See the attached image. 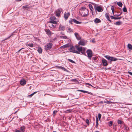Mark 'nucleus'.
I'll return each instance as SVG.
<instances>
[{
    "label": "nucleus",
    "instance_id": "43",
    "mask_svg": "<svg viewBox=\"0 0 132 132\" xmlns=\"http://www.w3.org/2000/svg\"><path fill=\"white\" fill-rule=\"evenodd\" d=\"M71 110H68L65 111V112L66 113L70 112H71Z\"/></svg>",
    "mask_w": 132,
    "mask_h": 132
},
{
    "label": "nucleus",
    "instance_id": "20",
    "mask_svg": "<svg viewBox=\"0 0 132 132\" xmlns=\"http://www.w3.org/2000/svg\"><path fill=\"white\" fill-rule=\"evenodd\" d=\"M105 16L108 20L111 22H112L110 20V17L108 14L106 13L105 14Z\"/></svg>",
    "mask_w": 132,
    "mask_h": 132
},
{
    "label": "nucleus",
    "instance_id": "59",
    "mask_svg": "<svg viewBox=\"0 0 132 132\" xmlns=\"http://www.w3.org/2000/svg\"><path fill=\"white\" fill-rule=\"evenodd\" d=\"M122 13V12H121V13H120V14H119V16L121 15V14Z\"/></svg>",
    "mask_w": 132,
    "mask_h": 132
},
{
    "label": "nucleus",
    "instance_id": "22",
    "mask_svg": "<svg viewBox=\"0 0 132 132\" xmlns=\"http://www.w3.org/2000/svg\"><path fill=\"white\" fill-rule=\"evenodd\" d=\"M94 22L95 23H98L101 22V21L99 19L96 18L94 20Z\"/></svg>",
    "mask_w": 132,
    "mask_h": 132
},
{
    "label": "nucleus",
    "instance_id": "17",
    "mask_svg": "<svg viewBox=\"0 0 132 132\" xmlns=\"http://www.w3.org/2000/svg\"><path fill=\"white\" fill-rule=\"evenodd\" d=\"M70 15V13L69 12L64 13V17L66 20H67L68 18Z\"/></svg>",
    "mask_w": 132,
    "mask_h": 132
},
{
    "label": "nucleus",
    "instance_id": "4",
    "mask_svg": "<svg viewBox=\"0 0 132 132\" xmlns=\"http://www.w3.org/2000/svg\"><path fill=\"white\" fill-rule=\"evenodd\" d=\"M105 57L107 59L110 63L112 61H115L118 59L117 58L108 55H106Z\"/></svg>",
    "mask_w": 132,
    "mask_h": 132
},
{
    "label": "nucleus",
    "instance_id": "64",
    "mask_svg": "<svg viewBox=\"0 0 132 132\" xmlns=\"http://www.w3.org/2000/svg\"><path fill=\"white\" fill-rule=\"evenodd\" d=\"M1 120V119L0 118V120Z\"/></svg>",
    "mask_w": 132,
    "mask_h": 132
},
{
    "label": "nucleus",
    "instance_id": "33",
    "mask_svg": "<svg viewBox=\"0 0 132 132\" xmlns=\"http://www.w3.org/2000/svg\"><path fill=\"white\" fill-rule=\"evenodd\" d=\"M28 46H29L30 47H32L33 46V44L32 43L29 44H27Z\"/></svg>",
    "mask_w": 132,
    "mask_h": 132
},
{
    "label": "nucleus",
    "instance_id": "19",
    "mask_svg": "<svg viewBox=\"0 0 132 132\" xmlns=\"http://www.w3.org/2000/svg\"><path fill=\"white\" fill-rule=\"evenodd\" d=\"M25 127L24 126H22L20 127V131L21 132H24Z\"/></svg>",
    "mask_w": 132,
    "mask_h": 132
},
{
    "label": "nucleus",
    "instance_id": "5",
    "mask_svg": "<svg viewBox=\"0 0 132 132\" xmlns=\"http://www.w3.org/2000/svg\"><path fill=\"white\" fill-rule=\"evenodd\" d=\"M86 52L87 54V56L89 59L91 60L92 57L93 56V52L91 50L88 49L87 50Z\"/></svg>",
    "mask_w": 132,
    "mask_h": 132
},
{
    "label": "nucleus",
    "instance_id": "2",
    "mask_svg": "<svg viewBox=\"0 0 132 132\" xmlns=\"http://www.w3.org/2000/svg\"><path fill=\"white\" fill-rule=\"evenodd\" d=\"M76 47L77 50V54H80L81 53L82 54L87 56L86 54L85 51L86 49V48L80 46L78 45H76Z\"/></svg>",
    "mask_w": 132,
    "mask_h": 132
},
{
    "label": "nucleus",
    "instance_id": "21",
    "mask_svg": "<svg viewBox=\"0 0 132 132\" xmlns=\"http://www.w3.org/2000/svg\"><path fill=\"white\" fill-rule=\"evenodd\" d=\"M78 91L82 92L83 93H87L89 94L90 95L92 94V93L90 92H88V91H85V90H78Z\"/></svg>",
    "mask_w": 132,
    "mask_h": 132
},
{
    "label": "nucleus",
    "instance_id": "31",
    "mask_svg": "<svg viewBox=\"0 0 132 132\" xmlns=\"http://www.w3.org/2000/svg\"><path fill=\"white\" fill-rule=\"evenodd\" d=\"M104 103L108 104H111L112 103V102L111 101H105L104 102Z\"/></svg>",
    "mask_w": 132,
    "mask_h": 132
},
{
    "label": "nucleus",
    "instance_id": "51",
    "mask_svg": "<svg viewBox=\"0 0 132 132\" xmlns=\"http://www.w3.org/2000/svg\"><path fill=\"white\" fill-rule=\"evenodd\" d=\"M24 48H21V49H20V50H19L18 51V52H18V53H19L20 52V51H21L22 49H24Z\"/></svg>",
    "mask_w": 132,
    "mask_h": 132
},
{
    "label": "nucleus",
    "instance_id": "50",
    "mask_svg": "<svg viewBox=\"0 0 132 132\" xmlns=\"http://www.w3.org/2000/svg\"><path fill=\"white\" fill-rule=\"evenodd\" d=\"M121 17H116L115 18V20H117V19H121Z\"/></svg>",
    "mask_w": 132,
    "mask_h": 132
},
{
    "label": "nucleus",
    "instance_id": "57",
    "mask_svg": "<svg viewBox=\"0 0 132 132\" xmlns=\"http://www.w3.org/2000/svg\"><path fill=\"white\" fill-rule=\"evenodd\" d=\"M19 110V109L17 111H15V112H14V114H15L16 112H17Z\"/></svg>",
    "mask_w": 132,
    "mask_h": 132
},
{
    "label": "nucleus",
    "instance_id": "34",
    "mask_svg": "<svg viewBox=\"0 0 132 132\" xmlns=\"http://www.w3.org/2000/svg\"><path fill=\"white\" fill-rule=\"evenodd\" d=\"M123 11L124 12H127V9L125 6L123 9Z\"/></svg>",
    "mask_w": 132,
    "mask_h": 132
},
{
    "label": "nucleus",
    "instance_id": "9",
    "mask_svg": "<svg viewBox=\"0 0 132 132\" xmlns=\"http://www.w3.org/2000/svg\"><path fill=\"white\" fill-rule=\"evenodd\" d=\"M70 23L71 24H73L74 22L75 23L77 24H79L81 23V22L77 21L75 19H72L69 21Z\"/></svg>",
    "mask_w": 132,
    "mask_h": 132
},
{
    "label": "nucleus",
    "instance_id": "24",
    "mask_svg": "<svg viewBox=\"0 0 132 132\" xmlns=\"http://www.w3.org/2000/svg\"><path fill=\"white\" fill-rule=\"evenodd\" d=\"M114 24L117 25L119 26L122 24V22L121 21H118L115 23Z\"/></svg>",
    "mask_w": 132,
    "mask_h": 132
},
{
    "label": "nucleus",
    "instance_id": "12",
    "mask_svg": "<svg viewBox=\"0 0 132 132\" xmlns=\"http://www.w3.org/2000/svg\"><path fill=\"white\" fill-rule=\"evenodd\" d=\"M47 23L48 24L49 27L52 28H55L56 26V24H53L51 23H48V22Z\"/></svg>",
    "mask_w": 132,
    "mask_h": 132
},
{
    "label": "nucleus",
    "instance_id": "7",
    "mask_svg": "<svg viewBox=\"0 0 132 132\" xmlns=\"http://www.w3.org/2000/svg\"><path fill=\"white\" fill-rule=\"evenodd\" d=\"M70 52L76 53H77V50L76 47V46L75 47L72 46L70 48Z\"/></svg>",
    "mask_w": 132,
    "mask_h": 132
},
{
    "label": "nucleus",
    "instance_id": "35",
    "mask_svg": "<svg viewBox=\"0 0 132 132\" xmlns=\"http://www.w3.org/2000/svg\"><path fill=\"white\" fill-rule=\"evenodd\" d=\"M68 60L69 62H70L71 63H75V62L74 61H73L71 59H68Z\"/></svg>",
    "mask_w": 132,
    "mask_h": 132
},
{
    "label": "nucleus",
    "instance_id": "30",
    "mask_svg": "<svg viewBox=\"0 0 132 132\" xmlns=\"http://www.w3.org/2000/svg\"><path fill=\"white\" fill-rule=\"evenodd\" d=\"M56 18L55 16H52L50 18V20H56Z\"/></svg>",
    "mask_w": 132,
    "mask_h": 132
},
{
    "label": "nucleus",
    "instance_id": "44",
    "mask_svg": "<svg viewBox=\"0 0 132 132\" xmlns=\"http://www.w3.org/2000/svg\"><path fill=\"white\" fill-rule=\"evenodd\" d=\"M118 123L119 124H121L122 123V121L119 120H118Z\"/></svg>",
    "mask_w": 132,
    "mask_h": 132
},
{
    "label": "nucleus",
    "instance_id": "39",
    "mask_svg": "<svg viewBox=\"0 0 132 132\" xmlns=\"http://www.w3.org/2000/svg\"><path fill=\"white\" fill-rule=\"evenodd\" d=\"M86 122L88 125H89V121L88 119H87L86 120Z\"/></svg>",
    "mask_w": 132,
    "mask_h": 132
},
{
    "label": "nucleus",
    "instance_id": "28",
    "mask_svg": "<svg viewBox=\"0 0 132 132\" xmlns=\"http://www.w3.org/2000/svg\"><path fill=\"white\" fill-rule=\"evenodd\" d=\"M40 53H41L42 52V50L41 47H38L37 50Z\"/></svg>",
    "mask_w": 132,
    "mask_h": 132
},
{
    "label": "nucleus",
    "instance_id": "16",
    "mask_svg": "<svg viewBox=\"0 0 132 132\" xmlns=\"http://www.w3.org/2000/svg\"><path fill=\"white\" fill-rule=\"evenodd\" d=\"M114 6H112L111 7V10L112 11V14L114 16H119V14H116V15L114 14Z\"/></svg>",
    "mask_w": 132,
    "mask_h": 132
},
{
    "label": "nucleus",
    "instance_id": "58",
    "mask_svg": "<svg viewBox=\"0 0 132 132\" xmlns=\"http://www.w3.org/2000/svg\"><path fill=\"white\" fill-rule=\"evenodd\" d=\"M61 34H62V35H64V33L63 32H61Z\"/></svg>",
    "mask_w": 132,
    "mask_h": 132
},
{
    "label": "nucleus",
    "instance_id": "18",
    "mask_svg": "<svg viewBox=\"0 0 132 132\" xmlns=\"http://www.w3.org/2000/svg\"><path fill=\"white\" fill-rule=\"evenodd\" d=\"M48 22V23H51L56 25L57 23V22L55 20H50Z\"/></svg>",
    "mask_w": 132,
    "mask_h": 132
},
{
    "label": "nucleus",
    "instance_id": "3",
    "mask_svg": "<svg viewBox=\"0 0 132 132\" xmlns=\"http://www.w3.org/2000/svg\"><path fill=\"white\" fill-rule=\"evenodd\" d=\"M94 7L96 12V11L99 12H101L103 10V8L101 6L95 5H94Z\"/></svg>",
    "mask_w": 132,
    "mask_h": 132
},
{
    "label": "nucleus",
    "instance_id": "60",
    "mask_svg": "<svg viewBox=\"0 0 132 132\" xmlns=\"http://www.w3.org/2000/svg\"><path fill=\"white\" fill-rule=\"evenodd\" d=\"M94 132H100L99 131H96Z\"/></svg>",
    "mask_w": 132,
    "mask_h": 132
},
{
    "label": "nucleus",
    "instance_id": "45",
    "mask_svg": "<svg viewBox=\"0 0 132 132\" xmlns=\"http://www.w3.org/2000/svg\"><path fill=\"white\" fill-rule=\"evenodd\" d=\"M68 32H70L72 31V30L70 28H69L68 29Z\"/></svg>",
    "mask_w": 132,
    "mask_h": 132
},
{
    "label": "nucleus",
    "instance_id": "40",
    "mask_svg": "<svg viewBox=\"0 0 132 132\" xmlns=\"http://www.w3.org/2000/svg\"><path fill=\"white\" fill-rule=\"evenodd\" d=\"M125 129L126 130H128L129 129V128L126 125L125 126Z\"/></svg>",
    "mask_w": 132,
    "mask_h": 132
},
{
    "label": "nucleus",
    "instance_id": "23",
    "mask_svg": "<svg viewBox=\"0 0 132 132\" xmlns=\"http://www.w3.org/2000/svg\"><path fill=\"white\" fill-rule=\"evenodd\" d=\"M57 67L59 69H61L62 70H63L64 71H66V69L65 68L60 66H57Z\"/></svg>",
    "mask_w": 132,
    "mask_h": 132
},
{
    "label": "nucleus",
    "instance_id": "32",
    "mask_svg": "<svg viewBox=\"0 0 132 132\" xmlns=\"http://www.w3.org/2000/svg\"><path fill=\"white\" fill-rule=\"evenodd\" d=\"M60 38H62L64 39H67V37L65 36H60Z\"/></svg>",
    "mask_w": 132,
    "mask_h": 132
},
{
    "label": "nucleus",
    "instance_id": "27",
    "mask_svg": "<svg viewBox=\"0 0 132 132\" xmlns=\"http://www.w3.org/2000/svg\"><path fill=\"white\" fill-rule=\"evenodd\" d=\"M128 47L129 50H132V45L130 44H128Z\"/></svg>",
    "mask_w": 132,
    "mask_h": 132
},
{
    "label": "nucleus",
    "instance_id": "48",
    "mask_svg": "<svg viewBox=\"0 0 132 132\" xmlns=\"http://www.w3.org/2000/svg\"><path fill=\"white\" fill-rule=\"evenodd\" d=\"M22 8H30V7L28 6V5H26L25 6H22Z\"/></svg>",
    "mask_w": 132,
    "mask_h": 132
},
{
    "label": "nucleus",
    "instance_id": "29",
    "mask_svg": "<svg viewBox=\"0 0 132 132\" xmlns=\"http://www.w3.org/2000/svg\"><path fill=\"white\" fill-rule=\"evenodd\" d=\"M117 5L120 7H122V4L121 2H119L117 3Z\"/></svg>",
    "mask_w": 132,
    "mask_h": 132
},
{
    "label": "nucleus",
    "instance_id": "63",
    "mask_svg": "<svg viewBox=\"0 0 132 132\" xmlns=\"http://www.w3.org/2000/svg\"><path fill=\"white\" fill-rule=\"evenodd\" d=\"M53 132H57L56 131H53Z\"/></svg>",
    "mask_w": 132,
    "mask_h": 132
},
{
    "label": "nucleus",
    "instance_id": "47",
    "mask_svg": "<svg viewBox=\"0 0 132 132\" xmlns=\"http://www.w3.org/2000/svg\"><path fill=\"white\" fill-rule=\"evenodd\" d=\"M98 119L97 117H96V123H98Z\"/></svg>",
    "mask_w": 132,
    "mask_h": 132
},
{
    "label": "nucleus",
    "instance_id": "26",
    "mask_svg": "<svg viewBox=\"0 0 132 132\" xmlns=\"http://www.w3.org/2000/svg\"><path fill=\"white\" fill-rule=\"evenodd\" d=\"M89 7L90 10L92 12L93 11V6H92V5L90 4H89Z\"/></svg>",
    "mask_w": 132,
    "mask_h": 132
},
{
    "label": "nucleus",
    "instance_id": "37",
    "mask_svg": "<svg viewBox=\"0 0 132 132\" xmlns=\"http://www.w3.org/2000/svg\"><path fill=\"white\" fill-rule=\"evenodd\" d=\"M37 92H34L33 93H32V94H31L29 95V97H31V96H32L34 94H35Z\"/></svg>",
    "mask_w": 132,
    "mask_h": 132
},
{
    "label": "nucleus",
    "instance_id": "46",
    "mask_svg": "<svg viewBox=\"0 0 132 132\" xmlns=\"http://www.w3.org/2000/svg\"><path fill=\"white\" fill-rule=\"evenodd\" d=\"M110 18L111 19H114L115 20V18H116L114 16H110Z\"/></svg>",
    "mask_w": 132,
    "mask_h": 132
},
{
    "label": "nucleus",
    "instance_id": "11",
    "mask_svg": "<svg viewBox=\"0 0 132 132\" xmlns=\"http://www.w3.org/2000/svg\"><path fill=\"white\" fill-rule=\"evenodd\" d=\"M102 62L103 63V65L104 66H106L108 65L107 61L103 58L102 59Z\"/></svg>",
    "mask_w": 132,
    "mask_h": 132
},
{
    "label": "nucleus",
    "instance_id": "41",
    "mask_svg": "<svg viewBox=\"0 0 132 132\" xmlns=\"http://www.w3.org/2000/svg\"><path fill=\"white\" fill-rule=\"evenodd\" d=\"M13 131L14 132H21L20 130L17 129H15Z\"/></svg>",
    "mask_w": 132,
    "mask_h": 132
},
{
    "label": "nucleus",
    "instance_id": "53",
    "mask_svg": "<svg viewBox=\"0 0 132 132\" xmlns=\"http://www.w3.org/2000/svg\"><path fill=\"white\" fill-rule=\"evenodd\" d=\"M87 84L88 86H91L92 87L93 86H92L91 84H90L89 83H87Z\"/></svg>",
    "mask_w": 132,
    "mask_h": 132
},
{
    "label": "nucleus",
    "instance_id": "36",
    "mask_svg": "<svg viewBox=\"0 0 132 132\" xmlns=\"http://www.w3.org/2000/svg\"><path fill=\"white\" fill-rule=\"evenodd\" d=\"M98 118L100 120L101 118V114L100 113H99V114H98Z\"/></svg>",
    "mask_w": 132,
    "mask_h": 132
},
{
    "label": "nucleus",
    "instance_id": "42",
    "mask_svg": "<svg viewBox=\"0 0 132 132\" xmlns=\"http://www.w3.org/2000/svg\"><path fill=\"white\" fill-rule=\"evenodd\" d=\"M112 123H113V122H112V121H110L109 122V125L110 126H111L112 125Z\"/></svg>",
    "mask_w": 132,
    "mask_h": 132
},
{
    "label": "nucleus",
    "instance_id": "55",
    "mask_svg": "<svg viewBox=\"0 0 132 132\" xmlns=\"http://www.w3.org/2000/svg\"><path fill=\"white\" fill-rule=\"evenodd\" d=\"M11 37L10 36H9V37H8L7 38H5V39H4V40H6L7 39H9V38H10Z\"/></svg>",
    "mask_w": 132,
    "mask_h": 132
},
{
    "label": "nucleus",
    "instance_id": "56",
    "mask_svg": "<svg viewBox=\"0 0 132 132\" xmlns=\"http://www.w3.org/2000/svg\"><path fill=\"white\" fill-rule=\"evenodd\" d=\"M98 123H96V128H97L98 127Z\"/></svg>",
    "mask_w": 132,
    "mask_h": 132
},
{
    "label": "nucleus",
    "instance_id": "38",
    "mask_svg": "<svg viewBox=\"0 0 132 132\" xmlns=\"http://www.w3.org/2000/svg\"><path fill=\"white\" fill-rule=\"evenodd\" d=\"M58 111L57 110H55L53 112V116H54Z\"/></svg>",
    "mask_w": 132,
    "mask_h": 132
},
{
    "label": "nucleus",
    "instance_id": "1",
    "mask_svg": "<svg viewBox=\"0 0 132 132\" xmlns=\"http://www.w3.org/2000/svg\"><path fill=\"white\" fill-rule=\"evenodd\" d=\"M79 13L82 16L86 17L88 15V11L84 7H82L79 10Z\"/></svg>",
    "mask_w": 132,
    "mask_h": 132
},
{
    "label": "nucleus",
    "instance_id": "10",
    "mask_svg": "<svg viewBox=\"0 0 132 132\" xmlns=\"http://www.w3.org/2000/svg\"><path fill=\"white\" fill-rule=\"evenodd\" d=\"M62 9L61 8H60L58 9L56 11V15L57 16H59L60 14Z\"/></svg>",
    "mask_w": 132,
    "mask_h": 132
},
{
    "label": "nucleus",
    "instance_id": "61",
    "mask_svg": "<svg viewBox=\"0 0 132 132\" xmlns=\"http://www.w3.org/2000/svg\"><path fill=\"white\" fill-rule=\"evenodd\" d=\"M21 0H17V1H21Z\"/></svg>",
    "mask_w": 132,
    "mask_h": 132
},
{
    "label": "nucleus",
    "instance_id": "14",
    "mask_svg": "<svg viewBox=\"0 0 132 132\" xmlns=\"http://www.w3.org/2000/svg\"><path fill=\"white\" fill-rule=\"evenodd\" d=\"M26 81L24 79H22L20 81V84L22 85H24L26 84Z\"/></svg>",
    "mask_w": 132,
    "mask_h": 132
},
{
    "label": "nucleus",
    "instance_id": "52",
    "mask_svg": "<svg viewBox=\"0 0 132 132\" xmlns=\"http://www.w3.org/2000/svg\"><path fill=\"white\" fill-rule=\"evenodd\" d=\"M128 73L130 75L132 76V72H130V71H128Z\"/></svg>",
    "mask_w": 132,
    "mask_h": 132
},
{
    "label": "nucleus",
    "instance_id": "15",
    "mask_svg": "<svg viewBox=\"0 0 132 132\" xmlns=\"http://www.w3.org/2000/svg\"><path fill=\"white\" fill-rule=\"evenodd\" d=\"M59 31H63L65 29V27L60 24L59 27Z\"/></svg>",
    "mask_w": 132,
    "mask_h": 132
},
{
    "label": "nucleus",
    "instance_id": "8",
    "mask_svg": "<svg viewBox=\"0 0 132 132\" xmlns=\"http://www.w3.org/2000/svg\"><path fill=\"white\" fill-rule=\"evenodd\" d=\"M86 41L84 39H81L80 40L78 43V44L79 45L84 46L86 44Z\"/></svg>",
    "mask_w": 132,
    "mask_h": 132
},
{
    "label": "nucleus",
    "instance_id": "6",
    "mask_svg": "<svg viewBox=\"0 0 132 132\" xmlns=\"http://www.w3.org/2000/svg\"><path fill=\"white\" fill-rule=\"evenodd\" d=\"M53 44L51 43H47L44 47L45 50L46 51L50 50L52 47Z\"/></svg>",
    "mask_w": 132,
    "mask_h": 132
},
{
    "label": "nucleus",
    "instance_id": "25",
    "mask_svg": "<svg viewBox=\"0 0 132 132\" xmlns=\"http://www.w3.org/2000/svg\"><path fill=\"white\" fill-rule=\"evenodd\" d=\"M69 45L68 44L62 46H61L60 47V48H64L66 47H69Z\"/></svg>",
    "mask_w": 132,
    "mask_h": 132
},
{
    "label": "nucleus",
    "instance_id": "54",
    "mask_svg": "<svg viewBox=\"0 0 132 132\" xmlns=\"http://www.w3.org/2000/svg\"><path fill=\"white\" fill-rule=\"evenodd\" d=\"M15 33V32L14 31L13 32V33H11V34H10V36L11 37L13 35V33Z\"/></svg>",
    "mask_w": 132,
    "mask_h": 132
},
{
    "label": "nucleus",
    "instance_id": "62",
    "mask_svg": "<svg viewBox=\"0 0 132 132\" xmlns=\"http://www.w3.org/2000/svg\"><path fill=\"white\" fill-rule=\"evenodd\" d=\"M102 103V101H101L100 102V103Z\"/></svg>",
    "mask_w": 132,
    "mask_h": 132
},
{
    "label": "nucleus",
    "instance_id": "49",
    "mask_svg": "<svg viewBox=\"0 0 132 132\" xmlns=\"http://www.w3.org/2000/svg\"><path fill=\"white\" fill-rule=\"evenodd\" d=\"M93 60H94L95 61L97 59V58L95 57H92Z\"/></svg>",
    "mask_w": 132,
    "mask_h": 132
},
{
    "label": "nucleus",
    "instance_id": "13",
    "mask_svg": "<svg viewBox=\"0 0 132 132\" xmlns=\"http://www.w3.org/2000/svg\"><path fill=\"white\" fill-rule=\"evenodd\" d=\"M75 35L77 40H79L81 39V37L79 36V35L78 33H75Z\"/></svg>",
    "mask_w": 132,
    "mask_h": 132
}]
</instances>
